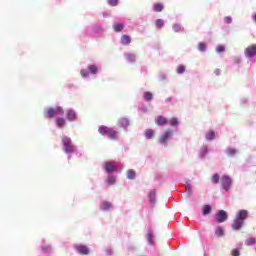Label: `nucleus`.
Instances as JSON below:
<instances>
[{
  "label": "nucleus",
  "instance_id": "32",
  "mask_svg": "<svg viewBox=\"0 0 256 256\" xmlns=\"http://www.w3.org/2000/svg\"><path fill=\"white\" fill-rule=\"evenodd\" d=\"M115 182H116V179L114 176H109L108 179H107V183L109 185H115Z\"/></svg>",
  "mask_w": 256,
  "mask_h": 256
},
{
  "label": "nucleus",
  "instance_id": "45",
  "mask_svg": "<svg viewBox=\"0 0 256 256\" xmlns=\"http://www.w3.org/2000/svg\"><path fill=\"white\" fill-rule=\"evenodd\" d=\"M214 74L217 76L221 75V70L219 68L215 69Z\"/></svg>",
  "mask_w": 256,
  "mask_h": 256
},
{
  "label": "nucleus",
  "instance_id": "41",
  "mask_svg": "<svg viewBox=\"0 0 256 256\" xmlns=\"http://www.w3.org/2000/svg\"><path fill=\"white\" fill-rule=\"evenodd\" d=\"M231 255L232 256H239V255H241V253H239V250H237V249H232Z\"/></svg>",
  "mask_w": 256,
  "mask_h": 256
},
{
  "label": "nucleus",
  "instance_id": "31",
  "mask_svg": "<svg viewBox=\"0 0 256 256\" xmlns=\"http://www.w3.org/2000/svg\"><path fill=\"white\" fill-rule=\"evenodd\" d=\"M108 5H110V7H117L119 0H108Z\"/></svg>",
  "mask_w": 256,
  "mask_h": 256
},
{
  "label": "nucleus",
  "instance_id": "24",
  "mask_svg": "<svg viewBox=\"0 0 256 256\" xmlns=\"http://www.w3.org/2000/svg\"><path fill=\"white\" fill-rule=\"evenodd\" d=\"M147 240L150 243V245H155V240L153 239V232H148Z\"/></svg>",
  "mask_w": 256,
  "mask_h": 256
},
{
  "label": "nucleus",
  "instance_id": "17",
  "mask_svg": "<svg viewBox=\"0 0 256 256\" xmlns=\"http://www.w3.org/2000/svg\"><path fill=\"white\" fill-rule=\"evenodd\" d=\"M118 123L120 127H123L124 129H126V127H129V120L127 118H120L118 120Z\"/></svg>",
  "mask_w": 256,
  "mask_h": 256
},
{
  "label": "nucleus",
  "instance_id": "46",
  "mask_svg": "<svg viewBox=\"0 0 256 256\" xmlns=\"http://www.w3.org/2000/svg\"><path fill=\"white\" fill-rule=\"evenodd\" d=\"M172 99H173L172 97L166 98V99H165V103H171Z\"/></svg>",
  "mask_w": 256,
  "mask_h": 256
},
{
  "label": "nucleus",
  "instance_id": "26",
  "mask_svg": "<svg viewBox=\"0 0 256 256\" xmlns=\"http://www.w3.org/2000/svg\"><path fill=\"white\" fill-rule=\"evenodd\" d=\"M126 59L130 63H133V62H135V59H137V56L135 54H127Z\"/></svg>",
  "mask_w": 256,
  "mask_h": 256
},
{
  "label": "nucleus",
  "instance_id": "11",
  "mask_svg": "<svg viewBox=\"0 0 256 256\" xmlns=\"http://www.w3.org/2000/svg\"><path fill=\"white\" fill-rule=\"evenodd\" d=\"M157 191L152 190L150 191L149 195H148V199L149 202L152 203V205H155L156 201H157Z\"/></svg>",
  "mask_w": 256,
  "mask_h": 256
},
{
  "label": "nucleus",
  "instance_id": "8",
  "mask_svg": "<svg viewBox=\"0 0 256 256\" xmlns=\"http://www.w3.org/2000/svg\"><path fill=\"white\" fill-rule=\"evenodd\" d=\"M221 185L225 191H229V188L231 187V178H229L227 175L222 176Z\"/></svg>",
  "mask_w": 256,
  "mask_h": 256
},
{
  "label": "nucleus",
  "instance_id": "28",
  "mask_svg": "<svg viewBox=\"0 0 256 256\" xmlns=\"http://www.w3.org/2000/svg\"><path fill=\"white\" fill-rule=\"evenodd\" d=\"M110 207H112V205H111L110 202L105 201V202L102 203V209H103V211H109V208H110Z\"/></svg>",
  "mask_w": 256,
  "mask_h": 256
},
{
  "label": "nucleus",
  "instance_id": "18",
  "mask_svg": "<svg viewBox=\"0 0 256 256\" xmlns=\"http://www.w3.org/2000/svg\"><path fill=\"white\" fill-rule=\"evenodd\" d=\"M156 124L157 125H167V118H165L163 116H158V118L156 120Z\"/></svg>",
  "mask_w": 256,
  "mask_h": 256
},
{
  "label": "nucleus",
  "instance_id": "2",
  "mask_svg": "<svg viewBox=\"0 0 256 256\" xmlns=\"http://www.w3.org/2000/svg\"><path fill=\"white\" fill-rule=\"evenodd\" d=\"M100 135H106L108 139L115 141L117 139V131L107 127V126H100L98 129Z\"/></svg>",
  "mask_w": 256,
  "mask_h": 256
},
{
  "label": "nucleus",
  "instance_id": "34",
  "mask_svg": "<svg viewBox=\"0 0 256 256\" xmlns=\"http://www.w3.org/2000/svg\"><path fill=\"white\" fill-rule=\"evenodd\" d=\"M170 125H172V127L179 125V120L177 118H171Z\"/></svg>",
  "mask_w": 256,
  "mask_h": 256
},
{
  "label": "nucleus",
  "instance_id": "43",
  "mask_svg": "<svg viewBox=\"0 0 256 256\" xmlns=\"http://www.w3.org/2000/svg\"><path fill=\"white\" fill-rule=\"evenodd\" d=\"M237 153V150H235V149H230L229 151H228V155L230 156V157H233V155H235Z\"/></svg>",
  "mask_w": 256,
  "mask_h": 256
},
{
  "label": "nucleus",
  "instance_id": "9",
  "mask_svg": "<svg viewBox=\"0 0 256 256\" xmlns=\"http://www.w3.org/2000/svg\"><path fill=\"white\" fill-rule=\"evenodd\" d=\"M104 169L107 173H113L117 169V164L115 162H105Z\"/></svg>",
  "mask_w": 256,
  "mask_h": 256
},
{
  "label": "nucleus",
  "instance_id": "38",
  "mask_svg": "<svg viewBox=\"0 0 256 256\" xmlns=\"http://www.w3.org/2000/svg\"><path fill=\"white\" fill-rule=\"evenodd\" d=\"M80 75H81V77H89V71L82 69L80 71Z\"/></svg>",
  "mask_w": 256,
  "mask_h": 256
},
{
  "label": "nucleus",
  "instance_id": "20",
  "mask_svg": "<svg viewBox=\"0 0 256 256\" xmlns=\"http://www.w3.org/2000/svg\"><path fill=\"white\" fill-rule=\"evenodd\" d=\"M164 5L163 4H161V3H156V4H154V11L156 12V13H161V11H163V9H164Z\"/></svg>",
  "mask_w": 256,
  "mask_h": 256
},
{
  "label": "nucleus",
  "instance_id": "21",
  "mask_svg": "<svg viewBox=\"0 0 256 256\" xmlns=\"http://www.w3.org/2000/svg\"><path fill=\"white\" fill-rule=\"evenodd\" d=\"M136 176H137V173L135 172V170L130 169V170L127 171V178L128 179L133 180V179H135Z\"/></svg>",
  "mask_w": 256,
  "mask_h": 256
},
{
  "label": "nucleus",
  "instance_id": "37",
  "mask_svg": "<svg viewBox=\"0 0 256 256\" xmlns=\"http://www.w3.org/2000/svg\"><path fill=\"white\" fill-rule=\"evenodd\" d=\"M224 51H225V47L223 45H218L216 47V52L217 53H224Z\"/></svg>",
  "mask_w": 256,
  "mask_h": 256
},
{
  "label": "nucleus",
  "instance_id": "5",
  "mask_svg": "<svg viewBox=\"0 0 256 256\" xmlns=\"http://www.w3.org/2000/svg\"><path fill=\"white\" fill-rule=\"evenodd\" d=\"M228 215H227V212L225 210H220L218 211V213L216 214L215 216V220L218 222V223H225V221H227L228 219Z\"/></svg>",
  "mask_w": 256,
  "mask_h": 256
},
{
  "label": "nucleus",
  "instance_id": "48",
  "mask_svg": "<svg viewBox=\"0 0 256 256\" xmlns=\"http://www.w3.org/2000/svg\"><path fill=\"white\" fill-rule=\"evenodd\" d=\"M254 21L256 22V13H255V16H254Z\"/></svg>",
  "mask_w": 256,
  "mask_h": 256
},
{
  "label": "nucleus",
  "instance_id": "4",
  "mask_svg": "<svg viewBox=\"0 0 256 256\" xmlns=\"http://www.w3.org/2000/svg\"><path fill=\"white\" fill-rule=\"evenodd\" d=\"M62 143L65 149V153H74L76 150L75 146H73L71 138L69 137H63Z\"/></svg>",
  "mask_w": 256,
  "mask_h": 256
},
{
  "label": "nucleus",
  "instance_id": "39",
  "mask_svg": "<svg viewBox=\"0 0 256 256\" xmlns=\"http://www.w3.org/2000/svg\"><path fill=\"white\" fill-rule=\"evenodd\" d=\"M212 182L215 184L219 183V174H214L212 176Z\"/></svg>",
  "mask_w": 256,
  "mask_h": 256
},
{
  "label": "nucleus",
  "instance_id": "30",
  "mask_svg": "<svg viewBox=\"0 0 256 256\" xmlns=\"http://www.w3.org/2000/svg\"><path fill=\"white\" fill-rule=\"evenodd\" d=\"M176 72L178 73V75H181V74L185 73V65H179L177 67Z\"/></svg>",
  "mask_w": 256,
  "mask_h": 256
},
{
  "label": "nucleus",
  "instance_id": "6",
  "mask_svg": "<svg viewBox=\"0 0 256 256\" xmlns=\"http://www.w3.org/2000/svg\"><path fill=\"white\" fill-rule=\"evenodd\" d=\"M244 53H245V56L248 57V58L255 57V55H256V45L255 44L249 45L248 47H246Z\"/></svg>",
  "mask_w": 256,
  "mask_h": 256
},
{
  "label": "nucleus",
  "instance_id": "40",
  "mask_svg": "<svg viewBox=\"0 0 256 256\" xmlns=\"http://www.w3.org/2000/svg\"><path fill=\"white\" fill-rule=\"evenodd\" d=\"M42 251H44V253H49L51 251V246H42Z\"/></svg>",
  "mask_w": 256,
  "mask_h": 256
},
{
  "label": "nucleus",
  "instance_id": "1",
  "mask_svg": "<svg viewBox=\"0 0 256 256\" xmlns=\"http://www.w3.org/2000/svg\"><path fill=\"white\" fill-rule=\"evenodd\" d=\"M247 217H249L247 210H239L232 223V229H234V231H239V229L243 227V223H245V219H247Z\"/></svg>",
  "mask_w": 256,
  "mask_h": 256
},
{
  "label": "nucleus",
  "instance_id": "25",
  "mask_svg": "<svg viewBox=\"0 0 256 256\" xmlns=\"http://www.w3.org/2000/svg\"><path fill=\"white\" fill-rule=\"evenodd\" d=\"M88 69H89L90 73H92V75H97L98 68L95 65H93V64L89 65Z\"/></svg>",
  "mask_w": 256,
  "mask_h": 256
},
{
  "label": "nucleus",
  "instance_id": "7",
  "mask_svg": "<svg viewBox=\"0 0 256 256\" xmlns=\"http://www.w3.org/2000/svg\"><path fill=\"white\" fill-rule=\"evenodd\" d=\"M171 137H173V130H167L165 133H163L160 136L159 143H161V144L167 143V141H169V139H171Z\"/></svg>",
  "mask_w": 256,
  "mask_h": 256
},
{
  "label": "nucleus",
  "instance_id": "27",
  "mask_svg": "<svg viewBox=\"0 0 256 256\" xmlns=\"http://www.w3.org/2000/svg\"><path fill=\"white\" fill-rule=\"evenodd\" d=\"M144 99H145V101H151L153 99V93L144 92Z\"/></svg>",
  "mask_w": 256,
  "mask_h": 256
},
{
  "label": "nucleus",
  "instance_id": "13",
  "mask_svg": "<svg viewBox=\"0 0 256 256\" xmlns=\"http://www.w3.org/2000/svg\"><path fill=\"white\" fill-rule=\"evenodd\" d=\"M113 29L116 33H121L125 29V25L123 23H116L113 25Z\"/></svg>",
  "mask_w": 256,
  "mask_h": 256
},
{
  "label": "nucleus",
  "instance_id": "36",
  "mask_svg": "<svg viewBox=\"0 0 256 256\" xmlns=\"http://www.w3.org/2000/svg\"><path fill=\"white\" fill-rule=\"evenodd\" d=\"M173 31H175V33L181 32V25H179V24H174V25H173Z\"/></svg>",
  "mask_w": 256,
  "mask_h": 256
},
{
  "label": "nucleus",
  "instance_id": "3",
  "mask_svg": "<svg viewBox=\"0 0 256 256\" xmlns=\"http://www.w3.org/2000/svg\"><path fill=\"white\" fill-rule=\"evenodd\" d=\"M65 111L61 106L53 108H47L44 112V115L47 119H52V117H55V115H64Z\"/></svg>",
  "mask_w": 256,
  "mask_h": 256
},
{
  "label": "nucleus",
  "instance_id": "16",
  "mask_svg": "<svg viewBox=\"0 0 256 256\" xmlns=\"http://www.w3.org/2000/svg\"><path fill=\"white\" fill-rule=\"evenodd\" d=\"M121 43L122 45H129L131 43V36L129 35H122L121 36Z\"/></svg>",
  "mask_w": 256,
  "mask_h": 256
},
{
  "label": "nucleus",
  "instance_id": "15",
  "mask_svg": "<svg viewBox=\"0 0 256 256\" xmlns=\"http://www.w3.org/2000/svg\"><path fill=\"white\" fill-rule=\"evenodd\" d=\"M144 135H145L146 139H153L155 137V130L147 129V130H145Z\"/></svg>",
  "mask_w": 256,
  "mask_h": 256
},
{
  "label": "nucleus",
  "instance_id": "33",
  "mask_svg": "<svg viewBox=\"0 0 256 256\" xmlns=\"http://www.w3.org/2000/svg\"><path fill=\"white\" fill-rule=\"evenodd\" d=\"M155 26L158 29H161V27H163V19H157L156 22H155Z\"/></svg>",
  "mask_w": 256,
  "mask_h": 256
},
{
  "label": "nucleus",
  "instance_id": "29",
  "mask_svg": "<svg viewBox=\"0 0 256 256\" xmlns=\"http://www.w3.org/2000/svg\"><path fill=\"white\" fill-rule=\"evenodd\" d=\"M198 50L201 51V52L207 51V44H205V43H199V44H198Z\"/></svg>",
  "mask_w": 256,
  "mask_h": 256
},
{
  "label": "nucleus",
  "instance_id": "42",
  "mask_svg": "<svg viewBox=\"0 0 256 256\" xmlns=\"http://www.w3.org/2000/svg\"><path fill=\"white\" fill-rule=\"evenodd\" d=\"M224 21H225V23H227L229 25L230 23H232L233 19L231 17H229V16H226L224 18Z\"/></svg>",
  "mask_w": 256,
  "mask_h": 256
},
{
  "label": "nucleus",
  "instance_id": "10",
  "mask_svg": "<svg viewBox=\"0 0 256 256\" xmlns=\"http://www.w3.org/2000/svg\"><path fill=\"white\" fill-rule=\"evenodd\" d=\"M66 117L68 121H75L77 119V112L75 110H68Z\"/></svg>",
  "mask_w": 256,
  "mask_h": 256
},
{
  "label": "nucleus",
  "instance_id": "19",
  "mask_svg": "<svg viewBox=\"0 0 256 256\" xmlns=\"http://www.w3.org/2000/svg\"><path fill=\"white\" fill-rule=\"evenodd\" d=\"M215 235L216 237H223L225 235V230L221 227H217L215 229Z\"/></svg>",
  "mask_w": 256,
  "mask_h": 256
},
{
  "label": "nucleus",
  "instance_id": "23",
  "mask_svg": "<svg viewBox=\"0 0 256 256\" xmlns=\"http://www.w3.org/2000/svg\"><path fill=\"white\" fill-rule=\"evenodd\" d=\"M212 211L211 205H205L203 207V215H209Z\"/></svg>",
  "mask_w": 256,
  "mask_h": 256
},
{
  "label": "nucleus",
  "instance_id": "22",
  "mask_svg": "<svg viewBox=\"0 0 256 256\" xmlns=\"http://www.w3.org/2000/svg\"><path fill=\"white\" fill-rule=\"evenodd\" d=\"M205 137L207 141H213V139H215V132L209 131L206 133Z\"/></svg>",
  "mask_w": 256,
  "mask_h": 256
},
{
  "label": "nucleus",
  "instance_id": "44",
  "mask_svg": "<svg viewBox=\"0 0 256 256\" xmlns=\"http://www.w3.org/2000/svg\"><path fill=\"white\" fill-rule=\"evenodd\" d=\"M191 189H192L191 184H188L186 186V192L188 193V195H191Z\"/></svg>",
  "mask_w": 256,
  "mask_h": 256
},
{
  "label": "nucleus",
  "instance_id": "47",
  "mask_svg": "<svg viewBox=\"0 0 256 256\" xmlns=\"http://www.w3.org/2000/svg\"><path fill=\"white\" fill-rule=\"evenodd\" d=\"M165 247H166V249H169V243H165Z\"/></svg>",
  "mask_w": 256,
  "mask_h": 256
},
{
  "label": "nucleus",
  "instance_id": "35",
  "mask_svg": "<svg viewBox=\"0 0 256 256\" xmlns=\"http://www.w3.org/2000/svg\"><path fill=\"white\" fill-rule=\"evenodd\" d=\"M256 243V239L255 238H249L246 240V245L249 246V245H255Z\"/></svg>",
  "mask_w": 256,
  "mask_h": 256
},
{
  "label": "nucleus",
  "instance_id": "14",
  "mask_svg": "<svg viewBox=\"0 0 256 256\" xmlns=\"http://www.w3.org/2000/svg\"><path fill=\"white\" fill-rule=\"evenodd\" d=\"M65 123H67L65 118H61V117L56 118V125L57 127H59V129H62L63 127H65Z\"/></svg>",
  "mask_w": 256,
  "mask_h": 256
},
{
  "label": "nucleus",
  "instance_id": "12",
  "mask_svg": "<svg viewBox=\"0 0 256 256\" xmlns=\"http://www.w3.org/2000/svg\"><path fill=\"white\" fill-rule=\"evenodd\" d=\"M77 250L80 255H89V248L85 245H79Z\"/></svg>",
  "mask_w": 256,
  "mask_h": 256
}]
</instances>
